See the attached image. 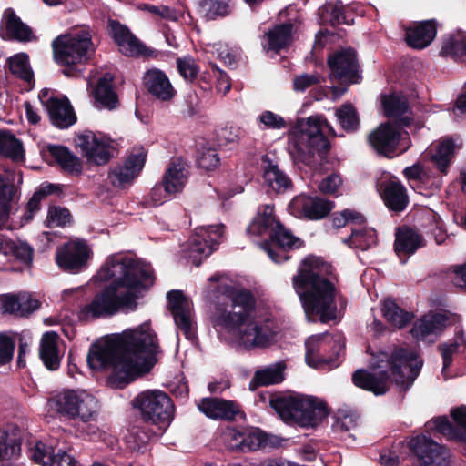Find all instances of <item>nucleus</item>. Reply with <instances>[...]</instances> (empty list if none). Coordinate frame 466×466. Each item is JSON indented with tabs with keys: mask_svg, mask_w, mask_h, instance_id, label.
<instances>
[{
	"mask_svg": "<svg viewBox=\"0 0 466 466\" xmlns=\"http://www.w3.org/2000/svg\"><path fill=\"white\" fill-rule=\"evenodd\" d=\"M207 297L216 308L214 325L224 330L238 347L251 350L267 348L276 341L280 329L268 316L259 314L255 299L244 289H238L218 274L208 279Z\"/></svg>",
	"mask_w": 466,
	"mask_h": 466,
	"instance_id": "nucleus-1",
	"label": "nucleus"
},
{
	"mask_svg": "<svg viewBox=\"0 0 466 466\" xmlns=\"http://www.w3.org/2000/svg\"><path fill=\"white\" fill-rule=\"evenodd\" d=\"M159 351L157 333L149 322H144L94 344L87 363L92 370L109 371L110 383L121 388L147 373L156 364Z\"/></svg>",
	"mask_w": 466,
	"mask_h": 466,
	"instance_id": "nucleus-2",
	"label": "nucleus"
},
{
	"mask_svg": "<svg viewBox=\"0 0 466 466\" xmlns=\"http://www.w3.org/2000/svg\"><path fill=\"white\" fill-rule=\"evenodd\" d=\"M97 278L110 284L81 309V319L106 318L119 311L135 310L138 294L154 283L149 264L122 253L110 255L98 271Z\"/></svg>",
	"mask_w": 466,
	"mask_h": 466,
	"instance_id": "nucleus-3",
	"label": "nucleus"
},
{
	"mask_svg": "<svg viewBox=\"0 0 466 466\" xmlns=\"http://www.w3.org/2000/svg\"><path fill=\"white\" fill-rule=\"evenodd\" d=\"M423 361L412 350L403 348L391 354L380 352L371 362L372 371L358 370L353 373V383L363 390L382 395L387 392L390 380L402 388L410 387L418 377Z\"/></svg>",
	"mask_w": 466,
	"mask_h": 466,
	"instance_id": "nucleus-4",
	"label": "nucleus"
},
{
	"mask_svg": "<svg viewBox=\"0 0 466 466\" xmlns=\"http://www.w3.org/2000/svg\"><path fill=\"white\" fill-rule=\"evenodd\" d=\"M328 269L329 266L320 258L309 256L292 279L293 288L309 319L313 320L318 316L321 322H327L336 318L337 290L334 284L324 277Z\"/></svg>",
	"mask_w": 466,
	"mask_h": 466,
	"instance_id": "nucleus-5",
	"label": "nucleus"
},
{
	"mask_svg": "<svg viewBox=\"0 0 466 466\" xmlns=\"http://www.w3.org/2000/svg\"><path fill=\"white\" fill-rule=\"evenodd\" d=\"M335 137L332 126L323 116L297 120L289 132V152L295 163L310 165L315 155L322 157L329 148L327 137Z\"/></svg>",
	"mask_w": 466,
	"mask_h": 466,
	"instance_id": "nucleus-6",
	"label": "nucleus"
},
{
	"mask_svg": "<svg viewBox=\"0 0 466 466\" xmlns=\"http://www.w3.org/2000/svg\"><path fill=\"white\" fill-rule=\"evenodd\" d=\"M247 233L252 236H269V241L262 243L261 248L275 263L287 260V252L300 248L303 243L276 219L274 208L270 205L258 209L257 216L248 227Z\"/></svg>",
	"mask_w": 466,
	"mask_h": 466,
	"instance_id": "nucleus-7",
	"label": "nucleus"
},
{
	"mask_svg": "<svg viewBox=\"0 0 466 466\" xmlns=\"http://www.w3.org/2000/svg\"><path fill=\"white\" fill-rule=\"evenodd\" d=\"M48 412L67 420L89 422L99 413L98 400L88 390L64 388L50 394L46 401Z\"/></svg>",
	"mask_w": 466,
	"mask_h": 466,
	"instance_id": "nucleus-8",
	"label": "nucleus"
},
{
	"mask_svg": "<svg viewBox=\"0 0 466 466\" xmlns=\"http://www.w3.org/2000/svg\"><path fill=\"white\" fill-rule=\"evenodd\" d=\"M270 404L282 420L303 428L316 427L328 415L323 400L299 393L276 397Z\"/></svg>",
	"mask_w": 466,
	"mask_h": 466,
	"instance_id": "nucleus-9",
	"label": "nucleus"
},
{
	"mask_svg": "<svg viewBox=\"0 0 466 466\" xmlns=\"http://www.w3.org/2000/svg\"><path fill=\"white\" fill-rule=\"evenodd\" d=\"M54 59L60 66H70L91 58L95 47L87 30L77 29L56 36L52 42Z\"/></svg>",
	"mask_w": 466,
	"mask_h": 466,
	"instance_id": "nucleus-10",
	"label": "nucleus"
},
{
	"mask_svg": "<svg viewBox=\"0 0 466 466\" xmlns=\"http://www.w3.org/2000/svg\"><path fill=\"white\" fill-rule=\"evenodd\" d=\"M223 225L202 226L195 229L183 246L185 258L198 267L202 260L217 249L223 237Z\"/></svg>",
	"mask_w": 466,
	"mask_h": 466,
	"instance_id": "nucleus-11",
	"label": "nucleus"
},
{
	"mask_svg": "<svg viewBox=\"0 0 466 466\" xmlns=\"http://www.w3.org/2000/svg\"><path fill=\"white\" fill-rule=\"evenodd\" d=\"M146 422L167 426L174 413V405L169 396L157 390H146L139 393L134 400Z\"/></svg>",
	"mask_w": 466,
	"mask_h": 466,
	"instance_id": "nucleus-12",
	"label": "nucleus"
},
{
	"mask_svg": "<svg viewBox=\"0 0 466 466\" xmlns=\"http://www.w3.org/2000/svg\"><path fill=\"white\" fill-rule=\"evenodd\" d=\"M369 142L379 154L388 157L403 153L410 147L409 134L401 133L389 124H382L371 132Z\"/></svg>",
	"mask_w": 466,
	"mask_h": 466,
	"instance_id": "nucleus-13",
	"label": "nucleus"
},
{
	"mask_svg": "<svg viewBox=\"0 0 466 466\" xmlns=\"http://www.w3.org/2000/svg\"><path fill=\"white\" fill-rule=\"evenodd\" d=\"M305 360L309 366L312 368H319L324 363H330V360L325 357L328 350L332 355H339L345 347L344 339L341 335H331L329 333H322L312 335L306 342Z\"/></svg>",
	"mask_w": 466,
	"mask_h": 466,
	"instance_id": "nucleus-14",
	"label": "nucleus"
},
{
	"mask_svg": "<svg viewBox=\"0 0 466 466\" xmlns=\"http://www.w3.org/2000/svg\"><path fill=\"white\" fill-rule=\"evenodd\" d=\"M76 145L91 164L105 165L113 155V141L102 133L85 131L77 136Z\"/></svg>",
	"mask_w": 466,
	"mask_h": 466,
	"instance_id": "nucleus-15",
	"label": "nucleus"
},
{
	"mask_svg": "<svg viewBox=\"0 0 466 466\" xmlns=\"http://www.w3.org/2000/svg\"><path fill=\"white\" fill-rule=\"evenodd\" d=\"M409 447L419 458L420 466H449L450 451L425 435L410 439Z\"/></svg>",
	"mask_w": 466,
	"mask_h": 466,
	"instance_id": "nucleus-16",
	"label": "nucleus"
},
{
	"mask_svg": "<svg viewBox=\"0 0 466 466\" xmlns=\"http://www.w3.org/2000/svg\"><path fill=\"white\" fill-rule=\"evenodd\" d=\"M91 256V249L83 240L69 241L57 249L56 261L65 271L76 273L83 270Z\"/></svg>",
	"mask_w": 466,
	"mask_h": 466,
	"instance_id": "nucleus-17",
	"label": "nucleus"
},
{
	"mask_svg": "<svg viewBox=\"0 0 466 466\" xmlns=\"http://www.w3.org/2000/svg\"><path fill=\"white\" fill-rule=\"evenodd\" d=\"M328 64L331 79H336L342 84L358 82V65L354 50L344 49L332 54L328 59Z\"/></svg>",
	"mask_w": 466,
	"mask_h": 466,
	"instance_id": "nucleus-18",
	"label": "nucleus"
},
{
	"mask_svg": "<svg viewBox=\"0 0 466 466\" xmlns=\"http://www.w3.org/2000/svg\"><path fill=\"white\" fill-rule=\"evenodd\" d=\"M333 208L330 201L317 196L305 194L295 197L289 204L290 214L297 218L320 219L326 217Z\"/></svg>",
	"mask_w": 466,
	"mask_h": 466,
	"instance_id": "nucleus-19",
	"label": "nucleus"
},
{
	"mask_svg": "<svg viewBox=\"0 0 466 466\" xmlns=\"http://www.w3.org/2000/svg\"><path fill=\"white\" fill-rule=\"evenodd\" d=\"M167 298L176 325L187 339H193L195 338V331L191 320L190 301L180 290L169 291Z\"/></svg>",
	"mask_w": 466,
	"mask_h": 466,
	"instance_id": "nucleus-20",
	"label": "nucleus"
},
{
	"mask_svg": "<svg viewBox=\"0 0 466 466\" xmlns=\"http://www.w3.org/2000/svg\"><path fill=\"white\" fill-rule=\"evenodd\" d=\"M15 183H22V174L0 167V228L6 226L10 218L11 203L15 196Z\"/></svg>",
	"mask_w": 466,
	"mask_h": 466,
	"instance_id": "nucleus-21",
	"label": "nucleus"
},
{
	"mask_svg": "<svg viewBox=\"0 0 466 466\" xmlns=\"http://www.w3.org/2000/svg\"><path fill=\"white\" fill-rule=\"evenodd\" d=\"M145 161L146 154L144 152L131 155L123 165L116 166L108 172L109 182L116 187L131 184L138 177Z\"/></svg>",
	"mask_w": 466,
	"mask_h": 466,
	"instance_id": "nucleus-22",
	"label": "nucleus"
},
{
	"mask_svg": "<svg viewBox=\"0 0 466 466\" xmlns=\"http://www.w3.org/2000/svg\"><path fill=\"white\" fill-rule=\"evenodd\" d=\"M378 188L389 209L400 212L406 208L409 198L404 186L396 177L379 182Z\"/></svg>",
	"mask_w": 466,
	"mask_h": 466,
	"instance_id": "nucleus-23",
	"label": "nucleus"
},
{
	"mask_svg": "<svg viewBox=\"0 0 466 466\" xmlns=\"http://www.w3.org/2000/svg\"><path fill=\"white\" fill-rule=\"evenodd\" d=\"M450 321L446 313L430 312L414 323L410 332L418 340H423L431 335L440 334Z\"/></svg>",
	"mask_w": 466,
	"mask_h": 466,
	"instance_id": "nucleus-24",
	"label": "nucleus"
},
{
	"mask_svg": "<svg viewBox=\"0 0 466 466\" xmlns=\"http://www.w3.org/2000/svg\"><path fill=\"white\" fill-rule=\"evenodd\" d=\"M198 409L207 417L215 420H233L241 413L237 402L218 398L203 399L198 404Z\"/></svg>",
	"mask_w": 466,
	"mask_h": 466,
	"instance_id": "nucleus-25",
	"label": "nucleus"
},
{
	"mask_svg": "<svg viewBox=\"0 0 466 466\" xmlns=\"http://www.w3.org/2000/svg\"><path fill=\"white\" fill-rule=\"evenodd\" d=\"M143 80L148 92L157 99L168 101L176 94L168 76L157 68L148 69L145 73Z\"/></svg>",
	"mask_w": 466,
	"mask_h": 466,
	"instance_id": "nucleus-26",
	"label": "nucleus"
},
{
	"mask_svg": "<svg viewBox=\"0 0 466 466\" xmlns=\"http://www.w3.org/2000/svg\"><path fill=\"white\" fill-rule=\"evenodd\" d=\"M40 306L39 301L26 292L5 295L0 299V307L4 312L15 316H28Z\"/></svg>",
	"mask_w": 466,
	"mask_h": 466,
	"instance_id": "nucleus-27",
	"label": "nucleus"
},
{
	"mask_svg": "<svg viewBox=\"0 0 466 466\" xmlns=\"http://www.w3.org/2000/svg\"><path fill=\"white\" fill-rule=\"evenodd\" d=\"M189 171L186 162L180 158L173 159L163 177V184L167 192L173 195L180 193L188 180Z\"/></svg>",
	"mask_w": 466,
	"mask_h": 466,
	"instance_id": "nucleus-28",
	"label": "nucleus"
},
{
	"mask_svg": "<svg viewBox=\"0 0 466 466\" xmlns=\"http://www.w3.org/2000/svg\"><path fill=\"white\" fill-rule=\"evenodd\" d=\"M425 245L423 237L410 228H401L396 233L395 252L401 258L410 257Z\"/></svg>",
	"mask_w": 466,
	"mask_h": 466,
	"instance_id": "nucleus-29",
	"label": "nucleus"
},
{
	"mask_svg": "<svg viewBox=\"0 0 466 466\" xmlns=\"http://www.w3.org/2000/svg\"><path fill=\"white\" fill-rule=\"evenodd\" d=\"M21 431L18 427L8 425L0 430V461L13 460L21 451Z\"/></svg>",
	"mask_w": 466,
	"mask_h": 466,
	"instance_id": "nucleus-30",
	"label": "nucleus"
},
{
	"mask_svg": "<svg viewBox=\"0 0 466 466\" xmlns=\"http://www.w3.org/2000/svg\"><path fill=\"white\" fill-rule=\"evenodd\" d=\"M436 33L437 29L433 22H420L407 29L406 41L410 46L422 49L433 41Z\"/></svg>",
	"mask_w": 466,
	"mask_h": 466,
	"instance_id": "nucleus-31",
	"label": "nucleus"
},
{
	"mask_svg": "<svg viewBox=\"0 0 466 466\" xmlns=\"http://www.w3.org/2000/svg\"><path fill=\"white\" fill-rule=\"evenodd\" d=\"M459 147L460 145L456 144L453 139L444 138L431 147V159L441 174H447L448 167L452 161L455 150Z\"/></svg>",
	"mask_w": 466,
	"mask_h": 466,
	"instance_id": "nucleus-32",
	"label": "nucleus"
},
{
	"mask_svg": "<svg viewBox=\"0 0 466 466\" xmlns=\"http://www.w3.org/2000/svg\"><path fill=\"white\" fill-rule=\"evenodd\" d=\"M261 167L264 182L273 191L280 192L289 186L290 180L289 177L279 168L277 163L268 155L262 157Z\"/></svg>",
	"mask_w": 466,
	"mask_h": 466,
	"instance_id": "nucleus-33",
	"label": "nucleus"
},
{
	"mask_svg": "<svg viewBox=\"0 0 466 466\" xmlns=\"http://www.w3.org/2000/svg\"><path fill=\"white\" fill-rule=\"evenodd\" d=\"M46 110L53 125L59 128H67L76 121L73 107L66 97L52 101Z\"/></svg>",
	"mask_w": 466,
	"mask_h": 466,
	"instance_id": "nucleus-34",
	"label": "nucleus"
},
{
	"mask_svg": "<svg viewBox=\"0 0 466 466\" xmlns=\"http://www.w3.org/2000/svg\"><path fill=\"white\" fill-rule=\"evenodd\" d=\"M440 55L466 65V33L458 31L442 39Z\"/></svg>",
	"mask_w": 466,
	"mask_h": 466,
	"instance_id": "nucleus-35",
	"label": "nucleus"
},
{
	"mask_svg": "<svg viewBox=\"0 0 466 466\" xmlns=\"http://www.w3.org/2000/svg\"><path fill=\"white\" fill-rule=\"evenodd\" d=\"M59 337L56 332H46L40 343V358L50 370H56L60 365L61 356L58 351Z\"/></svg>",
	"mask_w": 466,
	"mask_h": 466,
	"instance_id": "nucleus-36",
	"label": "nucleus"
},
{
	"mask_svg": "<svg viewBox=\"0 0 466 466\" xmlns=\"http://www.w3.org/2000/svg\"><path fill=\"white\" fill-rule=\"evenodd\" d=\"M293 41V25L290 23L274 26L266 35L264 46L275 52L287 48Z\"/></svg>",
	"mask_w": 466,
	"mask_h": 466,
	"instance_id": "nucleus-37",
	"label": "nucleus"
},
{
	"mask_svg": "<svg viewBox=\"0 0 466 466\" xmlns=\"http://www.w3.org/2000/svg\"><path fill=\"white\" fill-rule=\"evenodd\" d=\"M364 224L365 222L361 223L360 226L356 224L352 226L350 236L343 239V242L352 248L360 250H366L373 247L377 242L376 232Z\"/></svg>",
	"mask_w": 466,
	"mask_h": 466,
	"instance_id": "nucleus-38",
	"label": "nucleus"
},
{
	"mask_svg": "<svg viewBox=\"0 0 466 466\" xmlns=\"http://www.w3.org/2000/svg\"><path fill=\"white\" fill-rule=\"evenodd\" d=\"M113 76L106 73L98 80L93 91L96 106L99 108L114 109L117 106V97L112 87Z\"/></svg>",
	"mask_w": 466,
	"mask_h": 466,
	"instance_id": "nucleus-39",
	"label": "nucleus"
},
{
	"mask_svg": "<svg viewBox=\"0 0 466 466\" xmlns=\"http://www.w3.org/2000/svg\"><path fill=\"white\" fill-rule=\"evenodd\" d=\"M48 150L64 170L76 174L81 172L82 165L80 159L74 156L66 147L51 145L48 147Z\"/></svg>",
	"mask_w": 466,
	"mask_h": 466,
	"instance_id": "nucleus-40",
	"label": "nucleus"
},
{
	"mask_svg": "<svg viewBox=\"0 0 466 466\" xmlns=\"http://www.w3.org/2000/svg\"><path fill=\"white\" fill-rule=\"evenodd\" d=\"M382 314L389 323L402 328L412 319V315L400 308L393 299H387L382 303Z\"/></svg>",
	"mask_w": 466,
	"mask_h": 466,
	"instance_id": "nucleus-41",
	"label": "nucleus"
},
{
	"mask_svg": "<svg viewBox=\"0 0 466 466\" xmlns=\"http://www.w3.org/2000/svg\"><path fill=\"white\" fill-rule=\"evenodd\" d=\"M285 368L286 366L283 362H277L257 370L251 384L256 383L258 386H268L279 383L284 380Z\"/></svg>",
	"mask_w": 466,
	"mask_h": 466,
	"instance_id": "nucleus-42",
	"label": "nucleus"
},
{
	"mask_svg": "<svg viewBox=\"0 0 466 466\" xmlns=\"http://www.w3.org/2000/svg\"><path fill=\"white\" fill-rule=\"evenodd\" d=\"M10 72L25 81L28 85L34 82V74L29 65V57L25 53H18L7 59Z\"/></svg>",
	"mask_w": 466,
	"mask_h": 466,
	"instance_id": "nucleus-43",
	"label": "nucleus"
},
{
	"mask_svg": "<svg viewBox=\"0 0 466 466\" xmlns=\"http://www.w3.org/2000/svg\"><path fill=\"white\" fill-rule=\"evenodd\" d=\"M5 16L6 19V32L11 38L18 41H29L31 39V29L15 15L14 11L6 10Z\"/></svg>",
	"mask_w": 466,
	"mask_h": 466,
	"instance_id": "nucleus-44",
	"label": "nucleus"
},
{
	"mask_svg": "<svg viewBox=\"0 0 466 466\" xmlns=\"http://www.w3.org/2000/svg\"><path fill=\"white\" fill-rule=\"evenodd\" d=\"M0 155L14 160L24 157L22 143L9 131L0 130Z\"/></svg>",
	"mask_w": 466,
	"mask_h": 466,
	"instance_id": "nucleus-45",
	"label": "nucleus"
},
{
	"mask_svg": "<svg viewBox=\"0 0 466 466\" xmlns=\"http://www.w3.org/2000/svg\"><path fill=\"white\" fill-rule=\"evenodd\" d=\"M2 253L23 263H29L32 260L33 248L23 241L5 238Z\"/></svg>",
	"mask_w": 466,
	"mask_h": 466,
	"instance_id": "nucleus-46",
	"label": "nucleus"
},
{
	"mask_svg": "<svg viewBox=\"0 0 466 466\" xmlns=\"http://www.w3.org/2000/svg\"><path fill=\"white\" fill-rule=\"evenodd\" d=\"M335 116L339 124L345 131L354 132L359 128V115L351 104L342 105L336 110Z\"/></svg>",
	"mask_w": 466,
	"mask_h": 466,
	"instance_id": "nucleus-47",
	"label": "nucleus"
},
{
	"mask_svg": "<svg viewBox=\"0 0 466 466\" xmlns=\"http://www.w3.org/2000/svg\"><path fill=\"white\" fill-rule=\"evenodd\" d=\"M199 7L208 19L213 20L230 13L231 0H200Z\"/></svg>",
	"mask_w": 466,
	"mask_h": 466,
	"instance_id": "nucleus-48",
	"label": "nucleus"
},
{
	"mask_svg": "<svg viewBox=\"0 0 466 466\" xmlns=\"http://www.w3.org/2000/svg\"><path fill=\"white\" fill-rule=\"evenodd\" d=\"M427 428L435 430L451 440H459L466 444V433L459 432L447 417H438L427 423Z\"/></svg>",
	"mask_w": 466,
	"mask_h": 466,
	"instance_id": "nucleus-49",
	"label": "nucleus"
},
{
	"mask_svg": "<svg viewBox=\"0 0 466 466\" xmlns=\"http://www.w3.org/2000/svg\"><path fill=\"white\" fill-rule=\"evenodd\" d=\"M384 113L388 117H398L408 110L407 99L398 94H392L382 97Z\"/></svg>",
	"mask_w": 466,
	"mask_h": 466,
	"instance_id": "nucleus-50",
	"label": "nucleus"
},
{
	"mask_svg": "<svg viewBox=\"0 0 466 466\" xmlns=\"http://www.w3.org/2000/svg\"><path fill=\"white\" fill-rule=\"evenodd\" d=\"M31 458L40 465L53 466L56 458V452L52 445L37 441L31 450Z\"/></svg>",
	"mask_w": 466,
	"mask_h": 466,
	"instance_id": "nucleus-51",
	"label": "nucleus"
},
{
	"mask_svg": "<svg viewBox=\"0 0 466 466\" xmlns=\"http://www.w3.org/2000/svg\"><path fill=\"white\" fill-rule=\"evenodd\" d=\"M464 343L465 341L462 337H457L448 342L441 343L438 346V349L442 357L443 367L441 372L445 380L448 378L446 370L451 364L453 356L458 352L459 348Z\"/></svg>",
	"mask_w": 466,
	"mask_h": 466,
	"instance_id": "nucleus-52",
	"label": "nucleus"
},
{
	"mask_svg": "<svg viewBox=\"0 0 466 466\" xmlns=\"http://www.w3.org/2000/svg\"><path fill=\"white\" fill-rule=\"evenodd\" d=\"M364 222L365 218L360 213L350 209L334 213L332 217V225L338 228L347 225H351V227L355 224L360 226Z\"/></svg>",
	"mask_w": 466,
	"mask_h": 466,
	"instance_id": "nucleus-53",
	"label": "nucleus"
},
{
	"mask_svg": "<svg viewBox=\"0 0 466 466\" xmlns=\"http://www.w3.org/2000/svg\"><path fill=\"white\" fill-rule=\"evenodd\" d=\"M71 214L69 210L62 207H51L46 216V224L48 227H65L71 222Z\"/></svg>",
	"mask_w": 466,
	"mask_h": 466,
	"instance_id": "nucleus-54",
	"label": "nucleus"
},
{
	"mask_svg": "<svg viewBox=\"0 0 466 466\" xmlns=\"http://www.w3.org/2000/svg\"><path fill=\"white\" fill-rule=\"evenodd\" d=\"M263 431L258 429H244L243 452L256 451L263 447Z\"/></svg>",
	"mask_w": 466,
	"mask_h": 466,
	"instance_id": "nucleus-55",
	"label": "nucleus"
},
{
	"mask_svg": "<svg viewBox=\"0 0 466 466\" xmlns=\"http://www.w3.org/2000/svg\"><path fill=\"white\" fill-rule=\"evenodd\" d=\"M244 429L228 428L223 433V440L226 446L236 451L243 452Z\"/></svg>",
	"mask_w": 466,
	"mask_h": 466,
	"instance_id": "nucleus-56",
	"label": "nucleus"
},
{
	"mask_svg": "<svg viewBox=\"0 0 466 466\" xmlns=\"http://www.w3.org/2000/svg\"><path fill=\"white\" fill-rule=\"evenodd\" d=\"M177 69L180 76L187 82L193 81L198 72L196 61L191 56L177 58Z\"/></svg>",
	"mask_w": 466,
	"mask_h": 466,
	"instance_id": "nucleus-57",
	"label": "nucleus"
},
{
	"mask_svg": "<svg viewBox=\"0 0 466 466\" xmlns=\"http://www.w3.org/2000/svg\"><path fill=\"white\" fill-rule=\"evenodd\" d=\"M119 50L127 56H137L147 54L146 46L133 35V39L120 44Z\"/></svg>",
	"mask_w": 466,
	"mask_h": 466,
	"instance_id": "nucleus-58",
	"label": "nucleus"
},
{
	"mask_svg": "<svg viewBox=\"0 0 466 466\" xmlns=\"http://www.w3.org/2000/svg\"><path fill=\"white\" fill-rule=\"evenodd\" d=\"M15 343L11 337L5 332H0V364L9 362L14 355Z\"/></svg>",
	"mask_w": 466,
	"mask_h": 466,
	"instance_id": "nucleus-59",
	"label": "nucleus"
},
{
	"mask_svg": "<svg viewBox=\"0 0 466 466\" xmlns=\"http://www.w3.org/2000/svg\"><path fill=\"white\" fill-rule=\"evenodd\" d=\"M320 76L318 74H303L293 80V89L296 92H304L308 88L319 83Z\"/></svg>",
	"mask_w": 466,
	"mask_h": 466,
	"instance_id": "nucleus-60",
	"label": "nucleus"
},
{
	"mask_svg": "<svg viewBox=\"0 0 466 466\" xmlns=\"http://www.w3.org/2000/svg\"><path fill=\"white\" fill-rule=\"evenodd\" d=\"M109 28L110 35L117 44L118 47L120 46V44L124 43L125 41L133 39V34L129 31V29L118 22L110 21Z\"/></svg>",
	"mask_w": 466,
	"mask_h": 466,
	"instance_id": "nucleus-61",
	"label": "nucleus"
},
{
	"mask_svg": "<svg viewBox=\"0 0 466 466\" xmlns=\"http://www.w3.org/2000/svg\"><path fill=\"white\" fill-rule=\"evenodd\" d=\"M259 121L267 128L270 129H281L286 127L287 126L286 121L282 116L269 110L261 113V115L259 116Z\"/></svg>",
	"mask_w": 466,
	"mask_h": 466,
	"instance_id": "nucleus-62",
	"label": "nucleus"
},
{
	"mask_svg": "<svg viewBox=\"0 0 466 466\" xmlns=\"http://www.w3.org/2000/svg\"><path fill=\"white\" fill-rule=\"evenodd\" d=\"M174 196L171 192L166 191L164 184H158L152 187L147 201L153 206L161 205L167 201L169 197Z\"/></svg>",
	"mask_w": 466,
	"mask_h": 466,
	"instance_id": "nucleus-63",
	"label": "nucleus"
},
{
	"mask_svg": "<svg viewBox=\"0 0 466 466\" xmlns=\"http://www.w3.org/2000/svg\"><path fill=\"white\" fill-rule=\"evenodd\" d=\"M341 184V177L337 174H331L321 180L319 184V189L323 194L332 195L337 192Z\"/></svg>",
	"mask_w": 466,
	"mask_h": 466,
	"instance_id": "nucleus-64",
	"label": "nucleus"
}]
</instances>
